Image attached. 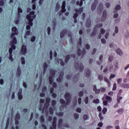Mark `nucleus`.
I'll return each mask as SVG.
<instances>
[{
	"mask_svg": "<svg viewBox=\"0 0 129 129\" xmlns=\"http://www.w3.org/2000/svg\"><path fill=\"white\" fill-rule=\"evenodd\" d=\"M35 12L32 11L30 13L29 15H27L26 18L29 21L28 25L26 26L27 30H29L31 29V27L33 26V21L34 19L36 18V15H35Z\"/></svg>",
	"mask_w": 129,
	"mask_h": 129,
	"instance_id": "1",
	"label": "nucleus"
},
{
	"mask_svg": "<svg viewBox=\"0 0 129 129\" xmlns=\"http://www.w3.org/2000/svg\"><path fill=\"white\" fill-rule=\"evenodd\" d=\"M82 45V38L80 37L79 38V41L78 42L77 48L78 49H79L78 50V55L79 56H81V58H83L85 54H86V50H85V48H83V51H81V49H80V48H81Z\"/></svg>",
	"mask_w": 129,
	"mask_h": 129,
	"instance_id": "2",
	"label": "nucleus"
},
{
	"mask_svg": "<svg viewBox=\"0 0 129 129\" xmlns=\"http://www.w3.org/2000/svg\"><path fill=\"white\" fill-rule=\"evenodd\" d=\"M17 38L16 37H14L12 41H11L10 43L11 48L9 50V57H13V50H16V45H17Z\"/></svg>",
	"mask_w": 129,
	"mask_h": 129,
	"instance_id": "3",
	"label": "nucleus"
},
{
	"mask_svg": "<svg viewBox=\"0 0 129 129\" xmlns=\"http://www.w3.org/2000/svg\"><path fill=\"white\" fill-rule=\"evenodd\" d=\"M65 99L67 100V103L65 101V100L63 99H60V102L61 104H63L64 105H68V104H70V102H71V95L70 93L67 92L64 95Z\"/></svg>",
	"mask_w": 129,
	"mask_h": 129,
	"instance_id": "4",
	"label": "nucleus"
},
{
	"mask_svg": "<svg viewBox=\"0 0 129 129\" xmlns=\"http://www.w3.org/2000/svg\"><path fill=\"white\" fill-rule=\"evenodd\" d=\"M56 72H57L56 70H54L52 69L50 70V76L49 77V84L50 85H52V84H53V81H54L53 77L55 76V75L56 74Z\"/></svg>",
	"mask_w": 129,
	"mask_h": 129,
	"instance_id": "5",
	"label": "nucleus"
},
{
	"mask_svg": "<svg viewBox=\"0 0 129 129\" xmlns=\"http://www.w3.org/2000/svg\"><path fill=\"white\" fill-rule=\"evenodd\" d=\"M75 67L76 70H79L80 72H82L84 70V66L82 63L79 64L78 62H76L75 64Z\"/></svg>",
	"mask_w": 129,
	"mask_h": 129,
	"instance_id": "6",
	"label": "nucleus"
},
{
	"mask_svg": "<svg viewBox=\"0 0 129 129\" xmlns=\"http://www.w3.org/2000/svg\"><path fill=\"white\" fill-rule=\"evenodd\" d=\"M12 32H13L11 34V38L14 37L15 35H18L19 31L17 29V27H14L13 28H12Z\"/></svg>",
	"mask_w": 129,
	"mask_h": 129,
	"instance_id": "7",
	"label": "nucleus"
},
{
	"mask_svg": "<svg viewBox=\"0 0 129 129\" xmlns=\"http://www.w3.org/2000/svg\"><path fill=\"white\" fill-rule=\"evenodd\" d=\"M102 10H103V4L102 3H100L97 8V13L99 15H101Z\"/></svg>",
	"mask_w": 129,
	"mask_h": 129,
	"instance_id": "8",
	"label": "nucleus"
},
{
	"mask_svg": "<svg viewBox=\"0 0 129 129\" xmlns=\"http://www.w3.org/2000/svg\"><path fill=\"white\" fill-rule=\"evenodd\" d=\"M97 5H98V0H95L94 2L91 5V10L94 11L96 10V7H97Z\"/></svg>",
	"mask_w": 129,
	"mask_h": 129,
	"instance_id": "9",
	"label": "nucleus"
},
{
	"mask_svg": "<svg viewBox=\"0 0 129 129\" xmlns=\"http://www.w3.org/2000/svg\"><path fill=\"white\" fill-rule=\"evenodd\" d=\"M56 122H57V117H53L52 126L50 127V129H56L57 126V124Z\"/></svg>",
	"mask_w": 129,
	"mask_h": 129,
	"instance_id": "10",
	"label": "nucleus"
},
{
	"mask_svg": "<svg viewBox=\"0 0 129 129\" xmlns=\"http://www.w3.org/2000/svg\"><path fill=\"white\" fill-rule=\"evenodd\" d=\"M49 105H50V103H49L46 102L44 104V106L42 109V113H44L45 112V111H47V110H48V107H49Z\"/></svg>",
	"mask_w": 129,
	"mask_h": 129,
	"instance_id": "11",
	"label": "nucleus"
},
{
	"mask_svg": "<svg viewBox=\"0 0 129 129\" xmlns=\"http://www.w3.org/2000/svg\"><path fill=\"white\" fill-rule=\"evenodd\" d=\"M27 53V46L25 45H23L22 47L20 53L22 55H25Z\"/></svg>",
	"mask_w": 129,
	"mask_h": 129,
	"instance_id": "12",
	"label": "nucleus"
},
{
	"mask_svg": "<svg viewBox=\"0 0 129 129\" xmlns=\"http://www.w3.org/2000/svg\"><path fill=\"white\" fill-rule=\"evenodd\" d=\"M72 57V58H75V54H69L66 55V60L65 62L66 63H68V61L70 60V58Z\"/></svg>",
	"mask_w": 129,
	"mask_h": 129,
	"instance_id": "13",
	"label": "nucleus"
},
{
	"mask_svg": "<svg viewBox=\"0 0 129 129\" xmlns=\"http://www.w3.org/2000/svg\"><path fill=\"white\" fill-rule=\"evenodd\" d=\"M63 76H64V73L61 72L60 73L59 78L56 79V81L57 82H62L63 81Z\"/></svg>",
	"mask_w": 129,
	"mask_h": 129,
	"instance_id": "14",
	"label": "nucleus"
},
{
	"mask_svg": "<svg viewBox=\"0 0 129 129\" xmlns=\"http://www.w3.org/2000/svg\"><path fill=\"white\" fill-rule=\"evenodd\" d=\"M66 1H63L62 2V6H61V13H65L66 12Z\"/></svg>",
	"mask_w": 129,
	"mask_h": 129,
	"instance_id": "15",
	"label": "nucleus"
},
{
	"mask_svg": "<svg viewBox=\"0 0 129 129\" xmlns=\"http://www.w3.org/2000/svg\"><path fill=\"white\" fill-rule=\"evenodd\" d=\"M91 74V72L90 71V70H89V69H86V71H85L86 77H87V78H89V77H90Z\"/></svg>",
	"mask_w": 129,
	"mask_h": 129,
	"instance_id": "16",
	"label": "nucleus"
},
{
	"mask_svg": "<svg viewBox=\"0 0 129 129\" xmlns=\"http://www.w3.org/2000/svg\"><path fill=\"white\" fill-rule=\"evenodd\" d=\"M79 76H80V74L79 73L75 75L73 78V81H75V82H77L79 80Z\"/></svg>",
	"mask_w": 129,
	"mask_h": 129,
	"instance_id": "17",
	"label": "nucleus"
},
{
	"mask_svg": "<svg viewBox=\"0 0 129 129\" xmlns=\"http://www.w3.org/2000/svg\"><path fill=\"white\" fill-rule=\"evenodd\" d=\"M86 26L87 28H90V26H91V20H90V18L87 19Z\"/></svg>",
	"mask_w": 129,
	"mask_h": 129,
	"instance_id": "18",
	"label": "nucleus"
},
{
	"mask_svg": "<svg viewBox=\"0 0 129 129\" xmlns=\"http://www.w3.org/2000/svg\"><path fill=\"white\" fill-rule=\"evenodd\" d=\"M121 9V7L120 5H117L115 9H114L113 13L114 14H117V11H119Z\"/></svg>",
	"mask_w": 129,
	"mask_h": 129,
	"instance_id": "19",
	"label": "nucleus"
},
{
	"mask_svg": "<svg viewBox=\"0 0 129 129\" xmlns=\"http://www.w3.org/2000/svg\"><path fill=\"white\" fill-rule=\"evenodd\" d=\"M93 91H95V93H96V94H98V93H99V92H100V89H97L96 85H94L93 86Z\"/></svg>",
	"mask_w": 129,
	"mask_h": 129,
	"instance_id": "20",
	"label": "nucleus"
},
{
	"mask_svg": "<svg viewBox=\"0 0 129 129\" xmlns=\"http://www.w3.org/2000/svg\"><path fill=\"white\" fill-rule=\"evenodd\" d=\"M97 33V29H95L94 28L93 31L90 35V37H95V36H96Z\"/></svg>",
	"mask_w": 129,
	"mask_h": 129,
	"instance_id": "21",
	"label": "nucleus"
},
{
	"mask_svg": "<svg viewBox=\"0 0 129 129\" xmlns=\"http://www.w3.org/2000/svg\"><path fill=\"white\" fill-rule=\"evenodd\" d=\"M66 34H67V30L64 29L60 32V37L63 38V37L66 35Z\"/></svg>",
	"mask_w": 129,
	"mask_h": 129,
	"instance_id": "22",
	"label": "nucleus"
},
{
	"mask_svg": "<svg viewBox=\"0 0 129 129\" xmlns=\"http://www.w3.org/2000/svg\"><path fill=\"white\" fill-rule=\"evenodd\" d=\"M116 52L119 56H122L123 55V52H122V51H121V49L120 48H118L116 50Z\"/></svg>",
	"mask_w": 129,
	"mask_h": 129,
	"instance_id": "23",
	"label": "nucleus"
},
{
	"mask_svg": "<svg viewBox=\"0 0 129 129\" xmlns=\"http://www.w3.org/2000/svg\"><path fill=\"white\" fill-rule=\"evenodd\" d=\"M47 68H48V63L46 62L43 64V74H45L47 71Z\"/></svg>",
	"mask_w": 129,
	"mask_h": 129,
	"instance_id": "24",
	"label": "nucleus"
},
{
	"mask_svg": "<svg viewBox=\"0 0 129 129\" xmlns=\"http://www.w3.org/2000/svg\"><path fill=\"white\" fill-rule=\"evenodd\" d=\"M78 17V13H76L74 14L73 19H74V22L75 24L77 23V17Z\"/></svg>",
	"mask_w": 129,
	"mask_h": 129,
	"instance_id": "25",
	"label": "nucleus"
},
{
	"mask_svg": "<svg viewBox=\"0 0 129 129\" xmlns=\"http://www.w3.org/2000/svg\"><path fill=\"white\" fill-rule=\"evenodd\" d=\"M121 87H123V88H129V83H122L120 85Z\"/></svg>",
	"mask_w": 129,
	"mask_h": 129,
	"instance_id": "26",
	"label": "nucleus"
},
{
	"mask_svg": "<svg viewBox=\"0 0 129 129\" xmlns=\"http://www.w3.org/2000/svg\"><path fill=\"white\" fill-rule=\"evenodd\" d=\"M18 98L20 100L23 99V95H22V90L19 91L18 93Z\"/></svg>",
	"mask_w": 129,
	"mask_h": 129,
	"instance_id": "27",
	"label": "nucleus"
},
{
	"mask_svg": "<svg viewBox=\"0 0 129 129\" xmlns=\"http://www.w3.org/2000/svg\"><path fill=\"white\" fill-rule=\"evenodd\" d=\"M57 62H58V64H59V63H60V65H61V66H65V62L64 61H63V59H57Z\"/></svg>",
	"mask_w": 129,
	"mask_h": 129,
	"instance_id": "28",
	"label": "nucleus"
},
{
	"mask_svg": "<svg viewBox=\"0 0 129 129\" xmlns=\"http://www.w3.org/2000/svg\"><path fill=\"white\" fill-rule=\"evenodd\" d=\"M21 68L19 67H18V69H17V76H18V77H20V76H21Z\"/></svg>",
	"mask_w": 129,
	"mask_h": 129,
	"instance_id": "29",
	"label": "nucleus"
},
{
	"mask_svg": "<svg viewBox=\"0 0 129 129\" xmlns=\"http://www.w3.org/2000/svg\"><path fill=\"white\" fill-rule=\"evenodd\" d=\"M76 13H79V14H81L83 12V8H81L79 9H76L75 10Z\"/></svg>",
	"mask_w": 129,
	"mask_h": 129,
	"instance_id": "30",
	"label": "nucleus"
},
{
	"mask_svg": "<svg viewBox=\"0 0 129 129\" xmlns=\"http://www.w3.org/2000/svg\"><path fill=\"white\" fill-rule=\"evenodd\" d=\"M105 99L108 101V102H111V101H112V98L109 96L106 95Z\"/></svg>",
	"mask_w": 129,
	"mask_h": 129,
	"instance_id": "31",
	"label": "nucleus"
},
{
	"mask_svg": "<svg viewBox=\"0 0 129 129\" xmlns=\"http://www.w3.org/2000/svg\"><path fill=\"white\" fill-rule=\"evenodd\" d=\"M56 109H54V107H50L49 109V111L50 114H53L54 113V110Z\"/></svg>",
	"mask_w": 129,
	"mask_h": 129,
	"instance_id": "32",
	"label": "nucleus"
},
{
	"mask_svg": "<svg viewBox=\"0 0 129 129\" xmlns=\"http://www.w3.org/2000/svg\"><path fill=\"white\" fill-rule=\"evenodd\" d=\"M103 25L102 24V23H100V24H99L98 25H96L95 27H94V28L95 29H98V28H102V27H103Z\"/></svg>",
	"mask_w": 129,
	"mask_h": 129,
	"instance_id": "33",
	"label": "nucleus"
},
{
	"mask_svg": "<svg viewBox=\"0 0 129 129\" xmlns=\"http://www.w3.org/2000/svg\"><path fill=\"white\" fill-rule=\"evenodd\" d=\"M122 99V97H120L119 96H117V102L118 104L120 103V100Z\"/></svg>",
	"mask_w": 129,
	"mask_h": 129,
	"instance_id": "34",
	"label": "nucleus"
},
{
	"mask_svg": "<svg viewBox=\"0 0 129 129\" xmlns=\"http://www.w3.org/2000/svg\"><path fill=\"white\" fill-rule=\"evenodd\" d=\"M62 123H63V119H60L58 122V127H61V126H62Z\"/></svg>",
	"mask_w": 129,
	"mask_h": 129,
	"instance_id": "35",
	"label": "nucleus"
},
{
	"mask_svg": "<svg viewBox=\"0 0 129 129\" xmlns=\"http://www.w3.org/2000/svg\"><path fill=\"white\" fill-rule=\"evenodd\" d=\"M60 8H61V7L60 6V5H59V4L57 3L56 6L55 7V12H58V11H59V10H60Z\"/></svg>",
	"mask_w": 129,
	"mask_h": 129,
	"instance_id": "36",
	"label": "nucleus"
},
{
	"mask_svg": "<svg viewBox=\"0 0 129 129\" xmlns=\"http://www.w3.org/2000/svg\"><path fill=\"white\" fill-rule=\"evenodd\" d=\"M56 101L54 100H53L52 101V107H53V109H56V107H55V105H56Z\"/></svg>",
	"mask_w": 129,
	"mask_h": 129,
	"instance_id": "37",
	"label": "nucleus"
},
{
	"mask_svg": "<svg viewBox=\"0 0 129 129\" xmlns=\"http://www.w3.org/2000/svg\"><path fill=\"white\" fill-rule=\"evenodd\" d=\"M84 120H87V119H89V116L88 115L84 114L83 116Z\"/></svg>",
	"mask_w": 129,
	"mask_h": 129,
	"instance_id": "38",
	"label": "nucleus"
},
{
	"mask_svg": "<svg viewBox=\"0 0 129 129\" xmlns=\"http://www.w3.org/2000/svg\"><path fill=\"white\" fill-rule=\"evenodd\" d=\"M45 121V118L44 117V115H41L40 117V122L41 123H43Z\"/></svg>",
	"mask_w": 129,
	"mask_h": 129,
	"instance_id": "39",
	"label": "nucleus"
},
{
	"mask_svg": "<svg viewBox=\"0 0 129 129\" xmlns=\"http://www.w3.org/2000/svg\"><path fill=\"white\" fill-rule=\"evenodd\" d=\"M117 112L120 114H122V113H123V108H120L117 110Z\"/></svg>",
	"mask_w": 129,
	"mask_h": 129,
	"instance_id": "40",
	"label": "nucleus"
},
{
	"mask_svg": "<svg viewBox=\"0 0 129 129\" xmlns=\"http://www.w3.org/2000/svg\"><path fill=\"white\" fill-rule=\"evenodd\" d=\"M18 15L19 17H20V13H23V10L21 8H18Z\"/></svg>",
	"mask_w": 129,
	"mask_h": 129,
	"instance_id": "41",
	"label": "nucleus"
},
{
	"mask_svg": "<svg viewBox=\"0 0 129 129\" xmlns=\"http://www.w3.org/2000/svg\"><path fill=\"white\" fill-rule=\"evenodd\" d=\"M124 37L125 39H129V32L127 31L124 34Z\"/></svg>",
	"mask_w": 129,
	"mask_h": 129,
	"instance_id": "42",
	"label": "nucleus"
},
{
	"mask_svg": "<svg viewBox=\"0 0 129 129\" xmlns=\"http://www.w3.org/2000/svg\"><path fill=\"white\" fill-rule=\"evenodd\" d=\"M20 118H21V115L20 114V113H17L15 116V119H20Z\"/></svg>",
	"mask_w": 129,
	"mask_h": 129,
	"instance_id": "43",
	"label": "nucleus"
},
{
	"mask_svg": "<svg viewBox=\"0 0 129 129\" xmlns=\"http://www.w3.org/2000/svg\"><path fill=\"white\" fill-rule=\"evenodd\" d=\"M74 116L75 119H78L79 118V114L78 113H75L74 114Z\"/></svg>",
	"mask_w": 129,
	"mask_h": 129,
	"instance_id": "44",
	"label": "nucleus"
},
{
	"mask_svg": "<svg viewBox=\"0 0 129 129\" xmlns=\"http://www.w3.org/2000/svg\"><path fill=\"white\" fill-rule=\"evenodd\" d=\"M113 60V56L110 55L108 58L109 62H112Z\"/></svg>",
	"mask_w": 129,
	"mask_h": 129,
	"instance_id": "45",
	"label": "nucleus"
},
{
	"mask_svg": "<svg viewBox=\"0 0 129 129\" xmlns=\"http://www.w3.org/2000/svg\"><path fill=\"white\" fill-rule=\"evenodd\" d=\"M21 61L22 64H23V65H25V64H26V60H25V57H21Z\"/></svg>",
	"mask_w": 129,
	"mask_h": 129,
	"instance_id": "46",
	"label": "nucleus"
},
{
	"mask_svg": "<svg viewBox=\"0 0 129 129\" xmlns=\"http://www.w3.org/2000/svg\"><path fill=\"white\" fill-rule=\"evenodd\" d=\"M49 55H50V60H52V59H53V52L52 51V50L50 51Z\"/></svg>",
	"mask_w": 129,
	"mask_h": 129,
	"instance_id": "47",
	"label": "nucleus"
},
{
	"mask_svg": "<svg viewBox=\"0 0 129 129\" xmlns=\"http://www.w3.org/2000/svg\"><path fill=\"white\" fill-rule=\"evenodd\" d=\"M107 111V109L106 108L104 107L102 110L103 114H105V113H106Z\"/></svg>",
	"mask_w": 129,
	"mask_h": 129,
	"instance_id": "48",
	"label": "nucleus"
},
{
	"mask_svg": "<svg viewBox=\"0 0 129 129\" xmlns=\"http://www.w3.org/2000/svg\"><path fill=\"white\" fill-rule=\"evenodd\" d=\"M112 90H113V91L116 90V83H114L113 84Z\"/></svg>",
	"mask_w": 129,
	"mask_h": 129,
	"instance_id": "49",
	"label": "nucleus"
},
{
	"mask_svg": "<svg viewBox=\"0 0 129 129\" xmlns=\"http://www.w3.org/2000/svg\"><path fill=\"white\" fill-rule=\"evenodd\" d=\"M98 79L100 81H102L103 80V77L102 76V75H99Z\"/></svg>",
	"mask_w": 129,
	"mask_h": 129,
	"instance_id": "50",
	"label": "nucleus"
},
{
	"mask_svg": "<svg viewBox=\"0 0 129 129\" xmlns=\"http://www.w3.org/2000/svg\"><path fill=\"white\" fill-rule=\"evenodd\" d=\"M99 117L100 120H103V116H102V114L101 113H99Z\"/></svg>",
	"mask_w": 129,
	"mask_h": 129,
	"instance_id": "51",
	"label": "nucleus"
},
{
	"mask_svg": "<svg viewBox=\"0 0 129 129\" xmlns=\"http://www.w3.org/2000/svg\"><path fill=\"white\" fill-rule=\"evenodd\" d=\"M47 34L48 35H50V33H51V28H50V27H48L47 29Z\"/></svg>",
	"mask_w": 129,
	"mask_h": 129,
	"instance_id": "52",
	"label": "nucleus"
},
{
	"mask_svg": "<svg viewBox=\"0 0 129 129\" xmlns=\"http://www.w3.org/2000/svg\"><path fill=\"white\" fill-rule=\"evenodd\" d=\"M89 99V98H88V97H86L84 100V101L86 103V104H88V100Z\"/></svg>",
	"mask_w": 129,
	"mask_h": 129,
	"instance_id": "53",
	"label": "nucleus"
},
{
	"mask_svg": "<svg viewBox=\"0 0 129 129\" xmlns=\"http://www.w3.org/2000/svg\"><path fill=\"white\" fill-rule=\"evenodd\" d=\"M105 19H106V16L102 15V18L101 19V22H104V21H105Z\"/></svg>",
	"mask_w": 129,
	"mask_h": 129,
	"instance_id": "54",
	"label": "nucleus"
},
{
	"mask_svg": "<svg viewBox=\"0 0 129 129\" xmlns=\"http://www.w3.org/2000/svg\"><path fill=\"white\" fill-rule=\"evenodd\" d=\"M101 34L103 35L105 33V30L103 29V28H101L100 30Z\"/></svg>",
	"mask_w": 129,
	"mask_h": 129,
	"instance_id": "55",
	"label": "nucleus"
},
{
	"mask_svg": "<svg viewBox=\"0 0 129 129\" xmlns=\"http://www.w3.org/2000/svg\"><path fill=\"white\" fill-rule=\"evenodd\" d=\"M72 78V75H68L67 76V79H68V80H70Z\"/></svg>",
	"mask_w": 129,
	"mask_h": 129,
	"instance_id": "56",
	"label": "nucleus"
},
{
	"mask_svg": "<svg viewBox=\"0 0 129 129\" xmlns=\"http://www.w3.org/2000/svg\"><path fill=\"white\" fill-rule=\"evenodd\" d=\"M83 94H84L83 91H80L79 93V96H80V97H81L82 96H83Z\"/></svg>",
	"mask_w": 129,
	"mask_h": 129,
	"instance_id": "57",
	"label": "nucleus"
},
{
	"mask_svg": "<svg viewBox=\"0 0 129 129\" xmlns=\"http://www.w3.org/2000/svg\"><path fill=\"white\" fill-rule=\"evenodd\" d=\"M118 27L117 26H116L115 28V33L117 34V33H118Z\"/></svg>",
	"mask_w": 129,
	"mask_h": 129,
	"instance_id": "58",
	"label": "nucleus"
},
{
	"mask_svg": "<svg viewBox=\"0 0 129 129\" xmlns=\"http://www.w3.org/2000/svg\"><path fill=\"white\" fill-rule=\"evenodd\" d=\"M94 103H96L97 104L99 103V99H96L93 101Z\"/></svg>",
	"mask_w": 129,
	"mask_h": 129,
	"instance_id": "59",
	"label": "nucleus"
},
{
	"mask_svg": "<svg viewBox=\"0 0 129 129\" xmlns=\"http://www.w3.org/2000/svg\"><path fill=\"white\" fill-rule=\"evenodd\" d=\"M50 101H51V99H50V98H46V102L47 103H50Z\"/></svg>",
	"mask_w": 129,
	"mask_h": 129,
	"instance_id": "60",
	"label": "nucleus"
},
{
	"mask_svg": "<svg viewBox=\"0 0 129 129\" xmlns=\"http://www.w3.org/2000/svg\"><path fill=\"white\" fill-rule=\"evenodd\" d=\"M52 87H54V88H57V83L54 82L52 83Z\"/></svg>",
	"mask_w": 129,
	"mask_h": 129,
	"instance_id": "61",
	"label": "nucleus"
},
{
	"mask_svg": "<svg viewBox=\"0 0 129 129\" xmlns=\"http://www.w3.org/2000/svg\"><path fill=\"white\" fill-rule=\"evenodd\" d=\"M35 40H36V37L35 36H33L31 39V42H35Z\"/></svg>",
	"mask_w": 129,
	"mask_h": 129,
	"instance_id": "62",
	"label": "nucleus"
},
{
	"mask_svg": "<svg viewBox=\"0 0 129 129\" xmlns=\"http://www.w3.org/2000/svg\"><path fill=\"white\" fill-rule=\"evenodd\" d=\"M115 77V75H111L109 78V79L111 80L113 78H114Z\"/></svg>",
	"mask_w": 129,
	"mask_h": 129,
	"instance_id": "63",
	"label": "nucleus"
},
{
	"mask_svg": "<svg viewBox=\"0 0 129 129\" xmlns=\"http://www.w3.org/2000/svg\"><path fill=\"white\" fill-rule=\"evenodd\" d=\"M42 129H47V126L45 124H42Z\"/></svg>",
	"mask_w": 129,
	"mask_h": 129,
	"instance_id": "64",
	"label": "nucleus"
}]
</instances>
